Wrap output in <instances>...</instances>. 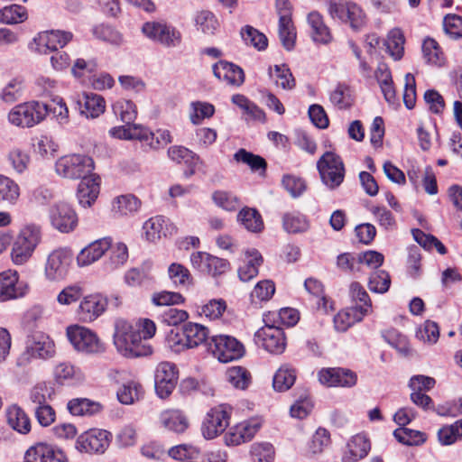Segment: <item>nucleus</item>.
Listing matches in <instances>:
<instances>
[{
    "label": "nucleus",
    "instance_id": "61",
    "mask_svg": "<svg viewBox=\"0 0 462 462\" xmlns=\"http://www.w3.org/2000/svg\"><path fill=\"white\" fill-rule=\"evenodd\" d=\"M330 101L339 109H346L352 106L353 98L349 87L337 85L330 94Z\"/></svg>",
    "mask_w": 462,
    "mask_h": 462
},
{
    "label": "nucleus",
    "instance_id": "18",
    "mask_svg": "<svg viewBox=\"0 0 462 462\" xmlns=\"http://www.w3.org/2000/svg\"><path fill=\"white\" fill-rule=\"evenodd\" d=\"M26 354L32 358H51L55 355L54 342L43 332H33L27 337Z\"/></svg>",
    "mask_w": 462,
    "mask_h": 462
},
{
    "label": "nucleus",
    "instance_id": "40",
    "mask_svg": "<svg viewBox=\"0 0 462 462\" xmlns=\"http://www.w3.org/2000/svg\"><path fill=\"white\" fill-rule=\"evenodd\" d=\"M54 377L60 384H69L82 380L83 375L79 368L64 362L55 367Z\"/></svg>",
    "mask_w": 462,
    "mask_h": 462
},
{
    "label": "nucleus",
    "instance_id": "56",
    "mask_svg": "<svg viewBox=\"0 0 462 462\" xmlns=\"http://www.w3.org/2000/svg\"><path fill=\"white\" fill-rule=\"evenodd\" d=\"M226 380L236 388L245 390L251 382L250 373L242 366H232L226 370Z\"/></svg>",
    "mask_w": 462,
    "mask_h": 462
},
{
    "label": "nucleus",
    "instance_id": "17",
    "mask_svg": "<svg viewBox=\"0 0 462 462\" xmlns=\"http://www.w3.org/2000/svg\"><path fill=\"white\" fill-rule=\"evenodd\" d=\"M255 341L272 354H282L286 346L284 332L276 326H265L255 332Z\"/></svg>",
    "mask_w": 462,
    "mask_h": 462
},
{
    "label": "nucleus",
    "instance_id": "25",
    "mask_svg": "<svg viewBox=\"0 0 462 462\" xmlns=\"http://www.w3.org/2000/svg\"><path fill=\"white\" fill-rule=\"evenodd\" d=\"M213 73L219 80L231 86L239 87L245 81L244 70L237 65L220 60L213 66Z\"/></svg>",
    "mask_w": 462,
    "mask_h": 462
},
{
    "label": "nucleus",
    "instance_id": "53",
    "mask_svg": "<svg viewBox=\"0 0 462 462\" xmlns=\"http://www.w3.org/2000/svg\"><path fill=\"white\" fill-rule=\"evenodd\" d=\"M19 196V186L10 178L0 175V202L14 205Z\"/></svg>",
    "mask_w": 462,
    "mask_h": 462
},
{
    "label": "nucleus",
    "instance_id": "3",
    "mask_svg": "<svg viewBox=\"0 0 462 462\" xmlns=\"http://www.w3.org/2000/svg\"><path fill=\"white\" fill-rule=\"evenodd\" d=\"M56 172L68 179H81L91 175L94 162L91 157L83 154H69L60 157L55 165Z\"/></svg>",
    "mask_w": 462,
    "mask_h": 462
},
{
    "label": "nucleus",
    "instance_id": "32",
    "mask_svg": "<svg viewBox=\"0 0 462 462\" xmlns=\"http://www.w3.org/2000/svg\"><path fill=\"white\" fill-rule=\"evenodd\" d=\"M308 23L311 29V38L315 42L327 44L331 42L330 31L318 12H311L308 15Z\"/></svg>",
    "mask_w": 462,
    "mask_h": 462
},
{
    "label": "nucleus",
    "instance_id": "22",
    "mask_svg": "<svg viewBox=\"0 0 462 462\" xmlns=\"http://www.w3.org/2000/svg\"><path fill=\"white\" fill-rule=\"evenodd\" d=\"M26 462H65L64 453L46 443H37L25 453Z\"/></svg>",
    "mask_w": 462,
    "mask_h": 462
},
{
    "label": "nucleus",
    "instance_id": "44",
    "mask_svg": "<svg viewBox=\"0 0 462 462\" xmlns=\"http://www.w3.org/2000/svg\"><path fill=\"white\" fill-rule=\"evenodd\" d=\"M24 83L22 78L11 79L1 89L0 98L8 104L19 100L23 94Z\"/></svg>",
    "mask_w": 462,
    "mask_h": 462
},
{
    "label": "nucleus",
    "instance_id": "34",
    "mask_svg": "<svg viewBox=\"0 0 462 462\" xmlns=\"http://www.w3.org/2000/svg\"><path fill=\"white\" fill-rule=\"evenodd\" d=\"M141 205V200L134 195H121L114 199L112 211L117 216H130L136 213Z\"/></svg>",
    "mask_w": 462,
    "mask_h": 462
},
{
    "label": "nucleus",
    "instance_id": "45",
    "mask_svg": "<svg viewBox=\"0 0 462 462\" xmlns=\"http://www.w3.org/2000/svg\"><path fill=\"white\" fill-rule=\"evenodd\" d=\"M168 276L175 287L188 288L193 284V278L189 269L178 263L170 264Z\"/></svg>",
    "mask_w": 462,
    "mask_h": 462
},
{
    "label": "nucleus",
    "instance_id": "38",
    "mask_svg": "<svg viewBox=\"0 0 462 462\" xmlns=\"http://www.w3.org/2000/svg\"><path fill=\"white\" fill-rule=\"evenodd\" d=\"M405 38L403 32L399 28L392 29L385 40V46L388 53L393 60H399L404 53Z\"/></svg>",
    "mask_w": 462,
    "mask_h": 462
},
{
    "label": "nucleus",
    "instance_id": "4",
    "mask_svg": "<svg viewBox=\"0 0 462 462\" xmlns=\"http://www.w3.org/2000/svg\"><path fill=\"white\" fill-rule=\"evenodd\" d=\"M48 106L37 101L15 106L8 114L9 122L20 127H32L42 122L48 114Z\"/></svg>",
    "mask_w": 462,
    "mask_h": 462
},
{
    "label": "nucleus",
    "instance_id": "58",
    "mask_svg": "<svg viewBox=\"0 0 462 462\" xmlns=\"http://www.w3.org/2000/svg\"><path fill=\"white\" fill-rule=\"evenodd\" d=\"M385 341L393 347L397 349L399 353L407 356L410 353V345L406 336L400 333L394 328H390L383 332Z\"/></svg>",
    "mask_w": 462,
    "mask_h": 462
},
{
    "label": "nucleus",
    "instance_id": "15",
    "mask_svg": "<svg viewBox=\"0 0 462 462\" xmlns=\"http://www.w3.org/2000/svg\"><path fill=\"white\" fill-rule=\"evenodd\" d=\"M50 219L51 226L61 233L72 232L79 222L76 211L66 202H59L51 207Z\"/></svg>",
    "mask_w": 462,
    "mask_h": 462
},
{
    "label": "nucleus",
    "instance_id": "55",
    "mask_svg": "<svg viewBox=\"0 0 462 462\" xmlns=\"http://www.w3.org/2000/svg\"><path fill=\"white\" fill-rule=\"evenodd\" d=\"M113 111L122 122L131 125L137 116L135 105L127 99H119L113 105Z\"/></svg>",
    "mask_w": 462,
    "mask_h": 462
},
{
    "label": "nucleus",
    "instance_id": "52",
    "mask_svg": "<svg viewBox=\"0 0 462 462\" xmlns=\"http://www.w3.org/2000/svg\"><path fill=\"white\" fill-rule=\"evenodd\" d=\"M369 211L383 229L390 231L396 228L397 222L393 214L384 206L373 205L369 208Z\"/></svg>",
    "mask_w": 462,
    "mask_h": 462
},
{
    "label": "nucleus",
    "instance_id": "26",
    "mask_svg": "<svg viewBox=\"0 0 462 462\" xmlns=\"http://www.w3.org/2000/svg\"><path fill=\"white\" fill-rule=\"evenodd\" d=\"M159 424L167 430L183 433L189 426L188 417L180 410L168 409L159 415Z\"/></svg>",
    "mask_w": 462,
    "mask_h": 462
},
{
    "label": "nucleus",
    "instance_id": "63",
    "mask_svg": "<svg viewBox=\"0 0 462 462\" xmlns=\"http://www.w3.org/2000/svg\"><path fill=\"white\" fill-rule=\"evenodd\" d=\"M215 204L227 211H234L239 207L238 198L231 192L217 190L212 194Z\"/></svg>",
    "mask_w": 462,
    "mask_h": 462
},
{
    "label": "nucleus",
    "instance_id": "19",
    "mask_svg": "<svg viewBox=\"0 0 462 462\" xmlns=\"http://www.w3.org/2000/svg\"><path fill=\"white\" fill-rule=\"evenodd\" d=\"M107 299L99 293L85 296L79 306V316L82 321L91 322L104 313Z\"/></svg>",
    "mask_w": 462,
    "mask_h": 462
},
{
    "label": "nucleus",
    "instance_id": "50",
    "mask_svg": "<svg viewBox=\"0 0 462 462\" xmlns=\"http://www.w3.org/2000/svg\"><path fill=\"white\" fill-rule=\"evenodd\" d=\"M329 444V432L324 428H319L312 435L311 439L307 445L306 454L308 456L321 454Z\"/></svg>",
    "mask_w": 462,
    "mask_h": 462
},
{
    "label": "nucleus",
    "instance_id": "49",
    "mask_svg": "<svg viewBox=\"0 0 462 462\" xmlns=\"http://www.w3.org/2000/svg\"><path fill=\"white\" fill-rule=\"evenodd\" d=\"M279 37L283 47L291 51L293 49L296 41V31L291 17L285 15L279 18Z\"/></svg>",
    "mask_w": 462,
    "mask_h": 462
},
{
    "label": "nucleus",
    "instance_id": "6",
    "mask_svg": "<svg viewBox=\"0 0 462 462\" xmlns=\"http://www.w3.org/2000/svg\"><path fill=\"white\" fill-rule=\"evenodd\" d=\"M73 262V252L68 247L52 250L47 256L44 275L48 281L60 282L69 274Z\"/></svg>",
    "mask_w": 462,
    "mask_h": 462
},
{
    "label": "nucleus",
    "instance_id": "47",
    "mask_svg": "<svg viewBox=\"0 0 462 462\" xmlns=\"http://www.w3.org/2000/svg\"><path fill=\"white\" fill-rule=\"evenodd\" d=\"M241 37L246 45L258 51H264L268 46V39L260 31L251 25H245L240 31Z\"/></svg>",
    "mask_w": 462,
    "mask_h": 462
},
{
    "label": "nucleus",
    "instance_id": "9",
    "mask_svg": "<svg viewBox=\"0 0 462 462\" xmlns=\"http://www.w3.org/2000/svg\"><path fill=\"white\" fill-rule=\"evenodd\" d=\"M67 337L73 347L88 354L103 352L105 347L97 334L82 326L73 325L67 328Z\"/></svg>",
    "mask_w": 462,
    "mask_h": 462
},
{
    "label": "nucleus",
    "instance_id": "5",
    "mask_svg": "<svg viewBox=\"0 0 462 462\" xmlns=\"http://www.w3.org/2000/svg\"><path fill=\"white\" fill-rule=\"evenodd\" d=\"M328 12L333 19L349 24L354 31L361 30L366 23V16L362 8L353 2L330 1Z\"/></svg>",
    "mask_w": 462,
    "mask_h": 462
},
{
    "label": "nucleus",
    "instance_id": "8",
    "mask_svg": "<svg viewBox=\"0 0 462 462\" xmlns=\"http://www.w3.org/2000/svg\"><path fill=\"white\" fill-rule=\"evenodd\" d=\"M232 409L226 404L211 408L201 424V434L206 439H214L221 435L230 423Z\"/></svg>",
    "mask_w": 462,
    "mask_h": 462
},
{
    "label": "nucleus",
    "instance_id": "20",
    "mask_svg": "<svg viewBox=\"0 0 462 462\" xmlns=\"http://www.w3.org/2000/svg\"><path fill=\"white\" fill-rule=\"evenodd\" d=\"M26 290V285L19 282L17 272L7 270L0 273V301L23 297Z\"/></svg>",
    "mask_w": 462,
    "mask_h": 462
},
{
    "label": "nucleus",
    "instance_id": "36",
    "mask_svg": "<svg viewBox=\"0 0 462 462\" xmlns=\"http://www.w3.org/2000/svg\"><path fill=\"white\" fill-rule=\"evenodd\" d=\"M67 408L74 416H85L99 412L102 405L87 398H75L68 402Z\"/></svg>",
    "mask_w": 462,
    "mask_h": 462
},
{
    "label": "nucleus",
    "instance_id": "30",
    "mask_svg": "<svg viewBox=\"0 0 462 462\" xmlns=\"http://www.w3.org/2000/svg\"><path fill=\"white\" fill-rule=\"evenodd\" d=\"M80 113L87 117L96 118L105 112L106 101L97 94L85 93L83 100H79Z\"/></svg>",
    "mask_w": 462,
    "mask_h": 462
},
{
    "label": "nucleus",
    "instance_id": "29",
    "mask_svg": "<svg viewBox=\"0 0 462 462\" xmlns=\"http://www.w3.org/2000/svg\"><path fill=\"white\" fill-rule=\"evenodd\" d=\"M99 194V182L90 175L81 180L78 187L77 198L83 207H90Z\"/></svg>",
    "mask_w": 462,
    "mask_h": 462
},
{
    "label": "nucleus",
    "instance_id": "62",
    "mask_svg": "<svg viewBox=\"0 0 462 462\" xmlns=\"http://www.w3.org/2000/svg\"><path fill=\"white\" fill-rule=\"evenodd\" d=\"M191 109L189 118L193 125L200 124L203 119L211 117L215 113L214 106L207 102H192Z\"/></svg>",
    "mask_w": 462,
    "mask_h": 462
},
{
    "label": "nucleus",
    "instance_id": "41",
    "mask_svg": "<svg viewBox=\"0 0 462 462\" xmlns=\"http://www.w3.org/2000/svg\"><path fill=\"white\" fill-rule=\"evenodd\" d=\"M237 219L250 232H262L264 225L260 213L254 208H243L237 215Z\"/></svg>",
    "mask_w": 462,
    "mask_h": 462
},
{
    "label": "nucleus",
    "instance_id": "60",
    "mask_svg": "<svg viewBox=\"0 0 462 462\" xmlns=\"http://www.w3.org/2000/svg\"><path fill=\"white\" fill-rule=\"evenodd\" d=\"M27 13L23 6L12 5L0 11V21L4 23H19L26 20Z\"/></svg>",
    "mask_w": 462,
    "mask_h": 462
},
{
    "label": "nucleus",
    "instance_id": "43",
    "mask_svg": "<svg viewBox=\"0 0 462 462\" xmlns=\"http://www.w3.org/2000/svg\"><path fill=\"white\" fill-rule=\"evenodd\" d=\"M350 297L355 308L368 315L372 312V302L365 288L358 282L350 285Z\"/></svg>",
    "mask_w": 462,
    "mask_h": 462
},
{
    "label": "nucleus",
    "instance_id": "64",
    "mask_svg": "<svg viewBox=\"0 0 462 462\" xmlns=\"http://www.w3.org/2000/svg\"><path fill=\"white\" fill-rule=\"evenodd\" d=\"M438 437L444 445L454 443L459 437H462V419L454 424L441 428L438 432Z\"/></svg>",
    "mask_w": 462,
    "mask_h": 462
},
{
    "label": "nucleus",
    "instance_id": "33",
    "mask_svg": "<svg viewBox=\"0 0 462 462\" xmlns=\"http://www.w3.org/2000/svg\"><path fill=\"white\" fill-rule=\"evenodd\" d=\"M185 344L189 348L197 347L203 344L208 337V328L201 324L188 322L183 328Z\"/></svg>",
    "mask_w": 462,
    "mask_h": 462
},
{
    "label": "nucleus",
    "instance_id": "42",
    "mask_svg": "<svg viewBox=\"0 0 462 462\" xmlns=\"http://www.w3.org/2000/svg\"><path fill=\"white\" fill-rule=\"evenodd\" d=\"M195 24L198 31L208 36L214 35L220 26L216 15L207 10L199 12L196 14Z\"/></svg>",
    "mask_w": 462,
    "mask_h": 462
},
{
    "label": "nucleus",
    "instance_id": "23",
    "mask_svg": "<svg viewBox=\"0 0 462 462\" xmlns=\"http://www.w3.org/2000/svg\"><path fill=\"white\" fill-rule=\"evenodd\" d=\"M371 449V443L364 434L353 436L342 454V462H357L365 458Z\"/></svg>",
    "mask_w": 462,
    "mask_h": 462
},
{
    "label": "nucleus",
    "instance_id": "28",
    "mask_svg": "<svg viewBox=\"0 0 462 462\" xmlns=\"http://www.w3.org/2000/svg\"><path fill=\"white\" fill-rule=\"evenodd\" d=\"M109 134L114 138L125 140L148 141L150 137L153 139L152 132L139 125L116 126L109 130Z\"/></svg>",
    "mask_w": 462,
    "mask_h": 462
},
{
    "label": "nucleus",
    "instance_id": "35",
    "mask_svg": "<svg viewBox=\"0 0 462 462\" xmlns=\"http://www.w3.org/2000/svg\"><path fill=\"white\" fill-rule=\"evenodd\" d=\"M144 391L142 384L135 381H128L122 384L116 396L122 404L131 405L143 398Z\"/></svg>",
    "mask_w": 462,
    "mask_h": 462
},
{
    "label": "nucleus",
    "instance_id": "11",
    "mask_svg": "<svg viewBox=\"0 0 462 462\" xmlns=\"http://www.w3.org/2000/svg\"><path fill=\"white\" fill-rule=\"evenodd\" d=\"M111 433L105 430L91 429L80 434L75 448L81 453L103 454L109 447Z\"/></svg>",
    "mask_w": 462,
    "mask_h": 462
},
{
    "label": "nucleus",
    "instance_id": "57",
    "mask_svg": "<svg viewBox=\"0 0 462 462\" xmlns=\"http://www.w3.org/2000/svg\"><path fill=\"white\" fill-rule=\"evenodd\" d=\"M395 439L407 446H419L426 441V434L407 428H400L393 431Z\"/></svg>",
    "mask_w": 462,
    "mask_h": 462
},
{
    "label": "nucleus",
    "instance_id": "14",
    "mask_svg": "<svg viewBox=\"0 0 462 462\" xmlns=\"http://www.w3.org/2000/svg\"><path fill=\"white\" fill-rule=\"evenodd\" d=\"M73 39L70 32L60 30L44 31L38 33L33 39L35 51L40 54H47L63 48Z\"/></svg>",
    "mask_w": 462,
    "mask_h": 462
},
{
    "label": "nucleus",
    "instance_id": "1",
    "mask_svg": "<svg viewBox=\"0 0 462 462\" xmlns=\"http://www.w3.org/2000/svg\"><path fill=\"white\" fill-rule=\"evenodd\" d=\"M155 333L156 325L149 319H140L134 322L117 319L115 321L113 343L116 351L126 358L147 356L152 353L148 340Z\"/></svg>",
    "mask_w": 462,
    "mask_h": 462
},
{
    "label": "nucleus",
    "instance_id": "31",
    "mask_svg": "<svg viewBox=\"0 0 462 462\" xmlns=\"http://www.w3.org/2000/svg\"><path fill=\"white\" fill-rule=\"evenodd\" d=\"M8 425L21 434H27L31 430V420L26 412L18 405H12L6 410Z\"/></svg>",
    "mask_w": 462,
    "mask_h": 462
},
{
    "label": "nucleus",
    "instance_id": "51",
    "mask_svg": "<svg viewBox=\"0 0 462 462\" xmlns=\"http://www.w3.org/2000/svg\"><path fill=\"white\" fill-rule=\"evenodd\" d=\"M295 380V370L288 365H282L275 373L273 385L276 391L284 392L289 390L294 384Z\"/></svg>",
    "mask_w": 462,
    "mask_h": 462
},
{
    "label": "nucleus",
    "instance_id": "39",
    "mask_svg": "<svg viewBox=\"0 0 462 462\" xmlns=\"http://www.w3.org/2000/svg\"><path fill=\"white\" fill-rule=\"evenodd\" d=\"M422 53L425 61L432 66L441 67L446 58L439 43L432 38H427L422 43Z\"/></svg>",
    "mask_w": 462,
    "mask_h": 462
},
{
    "label": "nucleus",
    "instance_id": "54",
    "mask_svg": "<svg viewBox=\"0 0 462 462\" xmlns=\"http://www.w3.org/2000/svg\"><path fill=\"white\" fill-rule=\"evenodd\" d=\"M234 159L237 162L247 164L254 171H261V174L265 172L267 166L265 160L259 155L247 152L245 149H239L234 154Z\"/></svg>",
    "mask_w": 462,
    "mask_h": 462
},
{
    "label": "nucleus",
    "instance_id": "13",
    "mask_svg": "<svg viewBox=\"0 0 462 462\" xmlns=\"http://www.w3.org/2000/svg\"><path fill=\"white\" fill-rule=\"evenodd\" d=\"M262 420L251 418L241 421L229 428L224 436V441L227 446H238L253 439L262 427Z\"/></svg>",
    "mask_w": 462,
    "mask_h": 462
},
{
    "label": "nucleus",
    "instance_id": "7",
    "mask_svg": "<svg viewBox=\"0 0 462 462\" xmlns=\"http://www.w3.org/2000/svg\"><path fill=\"white\" fill-rule=\"evenodd\" d=\"M321 181L329 189L337 188L345 178V166L341 158L332 152H326L317 162Z\"/></svg>",
    "mask_w": 462,
    "mask_h": 462
},
{
    "label": "nucleus",
    "instance_id": "12",
    "mask_svg": "<svg viewBox=\"0 0 462 462\" xmlns=\"http://www.w3.org/2000/svg\"><path fill=\"white\" fill-rule=\"evenodd\" d=\"M142 32L147 38L166 47H175L181 42L180 32L163 22H147L143 25Z\"/></svg>",
    "mask_w": 462,
    "mask_h": 462
},
{
    "label": "nucleus",
    "instance_id": "21",
    "mask_svg": "<svg viewBox=\"0 0 462 462\" xmlns=\"http://www.w3.org/2000/svg\"><path fill=\"white\" fill-rule=\"evenodd\" d=\"M145 237L154 242L162 236H172L177 233L176 226L162 216H155L146 220L143 226Z\"/></svg>",
    "mask_w": 462,
    "mask_h": 462
},
{
    "label": "nucleus",
    "instance_id": "2",
    "mask_svg": "<svg viewBox=\"0 0 462 462\" xmlns=\"http://www.w3.org/2000/svg\"><path fill=\"white\" fill-rule=\"evenodd\" d=\"M42 240V228L36 224H27L19 231L12 247L11 258L14 264L22 265L32 256Z\"/></svg>",
    "mask_w": 462,
    "mask_h": 462
},
{
    "label": "nucleus",
    "instance_id": "24",
    "mask_svg": "<svg viewBox=\"0 0 462 462\" xmlns=\"http://www.w3.org/2000/svg\"><path fill=\"white\" fill-rule=\"evenodd\" d=\"M110 237L97 239L83 248L77 256V263L79 266H88L100 259L103 254L111 247Z\"/></svg>",
    "mask_w": 462,
    "mask_h": 462
},
{
    "label": "nucleus",
    "instance_id": "37",
    "mask_svg": "<svg viewBox=\"0 0 462 462\" xmlns=\"http://www.w3.org/2000/svg\"><path fill=\"white\" fill-rule=\"evenodd\" d=\"M366 316L364 312L355 307L339 311L334 318V325L337 331L345 332L356 322H359Z\"/></svg>",
    "mask_w": 462,
    "mask_h": 462
},
{
    "label": "nucleus",
    "instance_id": "46",
    "mask_svg": "<svg viewBox=\"0 0 462 462\" xmlns=\"http://www.w3.org/2000/svg\"><path fill=\"white\" fill-rule=\"evenodd\" d=\"M283 229L290 234L306 232L310 224L307 217L298 212L286 213L282 217Z\"/></svg>",
    "mask_w": 462,
    "mask_h": 462
},
{
    "label": "nucleus",
    "instance_id": "48",
    "mask_svg": "<svg viewBox=\"0 0 462 462\" xmlns=\"http://www.w3.org/2000/svg\"><path fill=\"white\" fill-rule=\"evenodd\" d=\"M269 76L277 87H281L283 89H291L295 86L292 74L290 69L284 64L275 65L273 68H270Z\"/></svg>",
    "mask_w": 462,
    "mask_h": 462
},
{
    "label": "nucleus",
    "instance_id": "59",
    "mask_svg": "<svg viewBox=\"0 0 462 462\" xmlns=\"http://www.w3.org/2000/svg\"><path fill=\"white\" fill-rule=\"evenodd\" d=\"M337 267L343 273H356L362 272L358 254L343 253L337 257Z\"/></svg>",
    "mask_w": 462,
    "mask_h": 462
},
{
    "label": "nucleus",
    "instance_id": "16",
    "mask_svg": "<svg viewBox=\"0 0 462 462\" xmlns=\"http://www.w3.org/2000/svg\"><path fill=\"white\" fill-rule=\"evenodd\" d=\"M178 381V371L174 364L160 363L155 370V391L160 398L168 397L174 390Z\"/></svg>",
    "mask_w": 462,
    "mask_h": 462
},
{
    "label": "nucleus",
    "instance_id": "27",
    "mask_svg": "<svg viewBox=\"0 0 462 462\" xmlns=\"http://www.w3.org/2000/svg\"><path fill=\"white\" fill-rule=\"evenodd\" d=\"M263 262V259L259 251L254 248L247 249L245 252L244 264L238 268L240 280L249 282L256 277Z\"/></svg>",
    "mask_w": 462,
    "mask_h": 462
},
{
    "label": "nucleus",
    "instance_id": "10",
    "mask_svg": "<svg viewBox=\"0 0 462 462\" xmlns=\"http://www.w3.org/2000/svg\"><path fill=\"white\" fill-rule=\"evenodd\" d=\"M209 348L213 356L221 363L237 360L245 354L243 344L236 337L227 335L213 336Z\"/></svg>",
    "mask_w": 462,
    "mask_h": 462
}]
</instances>
